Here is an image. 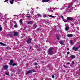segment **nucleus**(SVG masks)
<instances>
[{"mask_svg": "<svg viewBox=\"0 0 80 80\" xmlns=\"http://www.w3.org/2000/svg\"><path fill=\"white\" fill-rule=\"evenodd\" d=\"M80 48V46H78V48Z\"/></svg>", "mask_w": 80, "mask_h": 80, "instance_id": "13d9d810", "label": "nucleus"}, {"mask_svg": "<svg viewBox=\"0 0 80 80\" xmlns=\"http://www.w3.org/2000/svg\"><path fill=\"white\" fill-rule=\"evenodd\" d=\"M69 48H68V49H67V50H69Z\"/></svg>", "mask_w": 80, "mask_h": 80, "instance_id": "5fc2aeb1", "label": "nucleus"}, {"mask_svg": "<svg viewBox=\"0 0 80 80\" xmlns=\"http://www.w3.org/2000/svg\"><path fill=\"white\" fill-rule=\"evenodd\" d=\"M14 23H15V24H17V23H16V21H14Z\"/></svg>", "mask_w": 80, "mask_h": 80, "instance_id": "603ef678", "label": "nucleus"}, {"mask_svg": "<svg viewBox=\"0 0 80 80\" xmlns=\"http://www.w3.org/2000/svg\"><path fill=\"white\" fill-rule=\"evenodd\" d=\"M72 5L73 4H72V3L70 4H69V5L68 6V8H69V7H72Z\"/></svg>", "mask_w": 80, "mask_h": 80, "instance_id": "5701e85b", "label": "nucleus"}, {"mask_svg": "<svg viewBox=\"0 0 80 80\" xmlns=\"http://www.w3.org/2000/svg\"><path fill=\"white\" fill-rule=\"evenodd\" d=\"M69 29V27H66L65 28V30H66V31H67V30H68Z\"/></svg>", "mask_w": 80, "mask_h": 80, "instance_id": "4468645a", "label": "nucleus"}, {"mask_svg": "<svg viewBox=\"0 0 80 80\" xmlns=\"http://www.w3.org/2000/svg\"><path fill=\"white\" fill-rule=\"evenodd\" d=\"M1 26V25L0 24V31H2V28Z\"/></svg>", "mask_w": 80, "mask_h": 80, "instance_id": "b1692460", "label": "nucleus"}, {"mask_svg": "<svg viewBox=\"0 0 80 80\" xmlns=\"http://www.w3.org/2000/svg\"><path fill=\"white\" fill-rule=\"evenodd\" d=\"M17 65V64L16 63H13L12 64V66H15V65Z\"/></svg>", "mask_w": 80, "mask_h": 80, "instance_id": "bb28decb", "label": "nucleus"}, {"mask_svg": "<svg viewBox=\"0 0 80 80\" xmlns=\"http://www.w3.org/2000/svg\"><path fill=\"white\" fill-rule=\"evenodd\" d=\"M63 20L64 22H68V21L66 19H63Z\"/></svg>", "mask_w": 80, "mask_h": 80, "instance_id": "4be33fe9", "label": "nucleus"}, {"mask_svg": "<svg viewBox=\"0 0 80 80\" xmlns=\"http://www.w3.org/2000/svg\"><path fill=\"white\" fill-rule=\"evenodd\" d=\"M25 28H26V27H25L24 28V30H25Z\"/></svg>", "mask_w": 80, "mask_h": 80, "instance_id": "6e6d98bb", "label": "nucleus"}, {"mask_svg": "<svg viewBox=\"0 0 80 80\" xmlns=\"http://www.w3.org/2000/svg\"><path fill=\"white\" fill-rule=\"evenodd\" d=\"M38 61H39V59H38Z\"/></svg>", "mask_w": 80, "mask_h": 80, "instance_id": "bf43d9fd", "label": "nucleus"}, {"mask_svg": "<svg viewBox=\"0 0 80 80\" xmlns=\"http://www.w3.org/2000/svg\"><path fill=\"white\" fill-rule=\"evenodd\" d=\"M38 52H39L40 51H41V50H42V49H38Z\"/></svg>", "mask_w": 80, "mask_h": 80, "instance_id": "c9c22d12", "label": "nucleus"}, {"mask_svg": "<svg viewBox=\"0 0 80 80\" xmlns=\"http://www.w3.org/2000/svg\"><path fill=\"white\" fill-rule=\"evenodd\" d=\"M50 1L49 0H43L42 2H49Z\"/></svg>", "mask_w": 80, "mask_h": 80, "instance_id": "f3484780", "label": "nucleus"}, {"mask_svg": "<svg viewBox=\"0 0 80 80\" xmlns=\"http://www.w3.org/2000/svg\"><path fill=\"white\" fill-rule=\"evenodd\" d=\"M61 18H62L63 20V19H64V18H63V16H61Z\"/></svg>", "mask_w": 80, "mask_h": 80, "instance_id": "ea45409f", "label": "nucleus"}, {"mask_svg": "<svg viewBox=\"0 0 80 80\" xmlns=\"http://www.w3.org/2000/svg\"><path fill=\"white\" fill-rule=\"evenodd\" d=\"M32 72V70H30L29 71H28L27 72H26V74H29V73H30Z\"/></svg>", "mask_w": 80, "mask_h": 80, "instance_id": "6e6552de", "label": "nucleus"}, {"mask_svg": "<svg viewBox=\"0 0 80 80\" xmlns=\"http://www.w3.org/2000/svg\"><path fill=\"white\" fill-rule=\"evenodd\" d=\"M33 29H35V28H37V25L35 24H34L33 25Z\"/></svg>", "mask_w": 80, "mask_h": 80, "instance_id": "f8f14e48", "label": "nucleus"}, {"mask_svg": "<svg viewBox=\"0 0 80 80\" xmlns=\"http://www.w3.org/2000/svg\"><path fill=\"white\" fill-rule=\"evenodd\" d=\"M52 78H55V76H54V75H53V74L52 75Z\"/></svg>", "mask_w": 80, "mask_h": 80, "instance_id": "c756f323", "label": "nucleus"}, {"mask_svg": "<svg viewBox=\"0 0 80 80\" xmlns=\"http://www.w3.org/2000/svg\"><path fill=\"white\" fill-rule=\"evenodd\" d=\"M12 72H15V71L14 69L12 70Z\"/></svg>", "mask_w": 80, "mask_h": 80, "instance_id": "de8ad7c7", "label": "nucleus"}, {"mask_svg": "<svg viewBox=\"0 0 80 80\" xmlns=\"http://www.w3.org/2000/svg\"><path fill=\"white\" fill-rule=\"evenodd\" d=\"M6 49H7L8 50H10L11 49V48H10L9 47H7L6 48Z\"/></svg>", "mask_w": 80, "mask_h": 80, "instance_id": "393cba45", "label": "nucleus"}, {"mask_svg": "<svg viewBox=\"0 0 80 80\" xmlns=\"http://www.w3.org/2000/svg\"><path fill=\"white\" fill-rule=\"evenodd\" d=\"M41 63H44L45 62H44L43 61H42Z\"/></svg>", "mask_w": 80, "mask_h": 80, "instance_id": "37998d69", "label": "nucleus"}, {"mask_svg": "<svg viewBox=\"0 0 80 80\" xmlns=\"http://www.w3.org/2000/svg\"><path fill=\"white\" fill-rule=\"evenodd\" d=\"M46 80H51V79H50V78H46Z\"/></svg>", "mask_w": 80, "mask_h": 80, "instance_id": "58836bf2", "label": "nucleus"}, {"mask_svg": "<svg viewBox=\"0 0 80 80\" xmlns=\"http://www.w3.org/2000/svg\"><path fill=\"white\" fill-rule=\"evenodd\" d=\"M28 65H29L28 64H26V66H27V67H28Z\"/></svg>", "mask_w": 80, "mask_h": 80, "instance_id": "8fccbe9b", "label": "nucleus"}, {"mask_svg": "<svg viewBox=\"0 0 80 80\" xmlns=\"http://www.w3.org/2000/svg\"><path fill=\"white\" fill-rule=\"evenodd\" d=\"M13 63V60L12 59L11 60H10V62L9 63L10 65H12Z\"/></svg>", "mask_w": 80, "mask_h": 80, "instance_id": "423d86ee", "label": "nucleus"}, {"mask_svg": "<svg viewBox=\"0 0 80 80\" xmlns=\"http://www.w3.org/2000/svg\"><path fill=\"white\" fill-rule=\"evenodd\" d=\"M9 0H6L4 1V2H7Z\"/></svg>", "mask_w": 80, "mask_h": 80, "instance_id": "79ce46f5", "label": "nucleus"}, {"mask_svg": "<svg viewBox=\"0 0 80 80\" xmlns=\"http://www.w3.org/2000/svg\"><path fill=\"white\" fill-rule=\"evenodd\" d=\"M32 46H31L30 48V49H32Z\"/></svg>", "mask_w": 80, "mask_h": 80, "instance_id": "3c124183", "label": "nucleus"}, {"mask_svg": "<svg viewBox=\"0 0 80 80\" xmlns=\"http://www.w3.org/2000/svg\"><path fill=\"white\" fill-rule=\"evenodd\" d=\"M10 3H11V4H13V2L12 1H10L9 2Z\"/></svg>", "mask_w": 80, "mask_h": 80, "instance_id": "7c9ffc66", "label": "nucleus"}, {"mask_svg": "<svg viewBox=\"0 0 80 80\" xmlns=\"http://www.w3.org/2000/svg\"><path fill=\"white\" fill-rule=\"evenodd\" d=\"M48 16L49 17H51V18H55L56 17L55 16H54L52 15H48Z\"/></svg>", "mask_w": 80, "mask_h": 80, "instance_id": "9b49d317", "label": "nucleus"}, {"mask_svg": "<svg viewBox=\"0 0 80 80\" xmlns=\"http://www.w3.org/2000/svg\"><path fill=\"white\" fill-rule=\"evenodd\" d=\"M13 16H15V15H13Z\"/></svg>", "mask_w": 80, "mask_h": 80, "instance_id": "052dcab7", "label": "nucleus"}, {"mask_svg": "<svg viewBox=\"0 0 80 80\" xmlns=\"http://www.w3.org/2000/svg\"><path fill=\"white\" fill-rule=\"evenodd\" d=\"M63 66L64 67H65V68H66L67 67V66L65 65H63Z\"/></svg>", "mask_w": 80, "mask_h": 80, "instance_id": "49530a36", "label": "nucleus"}, {"mask_svg": "<svg viewBox=\"0 0 80 80\" xmlns=\"http://www.w3.org/2000/svg\"><path fill=\"white\" fill-rule=\"evenodd\" d=\"M9 36H10V37H12V36H13V34H9Z\"/></svg>", "mask_w": 80, "mask_h": 80, "instance_id": "e433bc0d", "label": "nucleus"}, {"mask_svg": "<svg viewBox=\"0 0 80 80\" xmlns=\"http://www.w3.org/2000/svg\"><path fill=\"white\" fill-rule=\"evenodd\" d=\"M0 44L1 45H3V46H5V44L2 42H0Z\"/></svg>", "mask_w": 80, "mask_h": 80, "instance_id": "412c9836", "label": "nucleus"}, {"mask_svg": "<svg viewBox=\"0 0 80 80\" xmlns=\"http://www.w3.org/2000/svg\"><path fill=\"white\" fill-rule=\"evenodd\" d=\"M38 15L39 17H42V16H41V15L40 14H38Z\"/></svg>", "mask_w": 80, "mask_h": 80, "instance_id": "c85d7f7f", "label": "nucleus"}, {"mask_svg": "<svg viewBox=\"0 0 80 80\" xmlns=\"http://www.w3.org/2000/svg\"><path fill=\"white\" fill-rule=\"evenodd\" d=\"M11 1H12V2H14V1H15V0H11Z\"/></svg>", "mask_w": 80, "mask_h": 80, "instance_id": "864d4df0", "label": "nucleus"}, {"mask_svg": "<svg viewBox=\"0 0 80 80\" xmlns=\"http://www.w3.org/2000/svg\"><path fill=\"white\" fill-rule=\"evenodd\" d=\"M14 27L15 28H18V25H17V24H15L14 26Z\"/></svg>", "mask_w": 80, "mask_h": 80, "instance_id": "6ab92c4d", "label": "nucleus"}, {"mask_svg": "<svg viewBox=\"0 0 80 80\" xmlns=\"http://www.w3.org/2000/svg\"><path fill=\"white\" fill-rule=\"evenodd\" d=\"M70 43L72 45V44H73V41H72V40L70 41Z\"/></svg>", "mask_w": 80, "mask_h": 80, "instance_id": "a878e982", "label": "nucleus"}, {"mask_svg": "<svg viewBox=\"0 0 80 80\" xmlns=\"http://www.w3.org/2000/svg\"><path fill=\"white\" fill-rule=\"evenodd\" d=\"M78 49V48H76L75 47H74L73 48V50H75V51H77Z\"/></svg>", "mask_w": 80, "mask_h": 80, "instance_id": "9d476101", "label": "nucleus"}, {"mask_svg": "<svg viewBox=\"0 0 80 80\" xmlns=\"http://www.w3.org/2000/svg\"><path fill=\"white\" fill-rule=\"evenodd\" d=\"M68 37H73V35H72V34H68Z\"/></svg>", "mask_w": 80, "mask_h": 80, "instance_id": "2eb2a0df", "label": "nucleus"}, {"mask_svg": "<svg viewBox=\"0 0 80 80\" xmlns=\"http://www.w3.org/2000/svg\"><path fill=\"white\" fill-rule=\"evenodd\" d=\"M7 22H4V26H5V27H7Z\"/></svg>", "mask_w": 80, "mask_h": 80, "instance_id": "dca6fc26", "label": "nucleus"}, {"mask_svg": "<svg viewBox=\"0 0 80 80\" xmlns=\"http://www.w3.org/2000/svg\"><path fill=\"white\" fill-rule=\"evenodd\" d=\"M34 64L35 65H38V64L37 62L34 63Z\"/></svg>", "mask_w": 80, "mask_h": 80, "instance_id": "cd10ccee", "label": "nucleus"}, {"mask_svg": "<svg viewBox=\"0 0 80 80\" xmlns=\"http://www.w3.org/2000/svg\"><path fill=\"white\" fill-rule=\"evenodd\" d=\"M3 68L5 70H7L8 69V66L6 65L3 67Z\"/></svg>", "mask_w": 80, "mask_h": 80, "instance_id": "0eeeda50", "label": "nucleus"}, {"mask_svg": "<svg viewBox=\"0 0 80 80\" xmlns=\"http://www.w3.org/2000/svg\"><path fill=\"white\" fill-rule=\"evenodd\" d=\"M32 40V39L30 38H29L28 39L27 41V43H28V44L31 43Z\"/></svg>", "mask_w": 80, "mask_h": 80, "instance_id": "f03ea898", "label": "nucleus"}, {"mask_svg": "<svg viewBox=\"0 0 80 80\" xmlns=\"http://www.w3.org/2000/svg\"><path fill=\"white\" fill-rule=\"evenodd\" d=\"M60 10H63L62 8H61V9H60Z\"/></svg>", "mask_w": 80, "mask_h": 80, "instance_id": "4d7b16f0", "label": "nucleus"}, {"mask_svg": "<svg viewBox=\"0 0 80 80\" xmlns=\"http://www.w3.org/2000/svg\"><path fill=\"white\" fill-rule=\"evenodd\" d=\"M32 71H33V72H35V71L34 70V69L32 70Z\"/></svg>", "mask_w": 80, "mask_h": 80, "instance_id": "09e8293b", "label": "nucleus"}, {"mask_svg": "<svg viewBox=\"0 0 80 80\" xmlns=\"http://www.w3.org/2000/svg\"><path fill=\"white\" fill-rule=\"evenodd\" d=\"M67 19L68 20H70V21H72V20H73V18H72L68 17L67 18Z\"/></svg>", "mask_w": 80, "mask_h": 80, "instance_id": "7ed1b4c3", "label": "nucleus"}, {"mask_svg": "<svg viewBox=\"0 0 80 80\" xmlns=\"http://www.w3.org/2000/svg\"><path fill=\"white\" fill-rule=\"evenodd\" d=\"M56 38L59 40H60V37H59V36L58 35V34L56 35Z\"/></svg>", "mask_w": 80, "mask_h": 80, "instance_id": "ddd939ff", "label": "nucleus"}, {"mask_svg": "<svg viewBox=\"0 0 80 80\" xmlns=\"http://www.w3.org/2000/svg\"><path fill=\"white\" fill-rule=\"evenodd\" d=\"M59 43H60L61 45H63V42L59 41Z\"/></svg>", "mask_w": 80, "mask_h": 80, "instance_id": "aec40b11", "label": "nucleus"}, {"mask_svg": "<svg viewBox=\"0 0 80 80\" xmlns=\"http://www.w3.org/2000/svg\"><path fill=\"white\" fill-rule=\"evenodd\" d=\"M72 64L74 65V64H75V62L74 61H72Z\"/></svg>", "mask_w": 80, "mask_h": 80, "instance_id": "473e14b6", "label": "nucleus"}, {"mask_svg": "<svg viewBox=\"0 0 80 80\" xmlns=\"http://www.w3.org/2000/svg\"><path fill=\"white\" fill-rule=\"evenodd\" d=\"M20 24H21V25H22L23 23H22V19H20Z\"/></svg>", "mask_w": 80, "mask_h": 80, "instance_id": "a211bd4d", "label": "nucleus"}, {"mask_svg": "<svg viewBox=\"0 0 80 80\" xmlns=\"http://www.w3.org/2000/svg\"><path fill=\"white\" fill-rule=\"evenodd\" d=\"M26 17H27V18H30L31 17H30V16H26Z\"/></svg>", "mask_w": 80, "mask_h": 80, "instance_id": "4c0bfd02", "label": "nucleus"}, {"mask_svg": "<svg viewBox=\"0 0 80 80\" xmlns=\"http://www.w3.org/2000/svg\"><path fill=\"white\" fill-rule=\"evenodd\" d=\"M75 1H77V0H73L72 1V2H75Z\"/></svg>", "mask_w": 80, "mask_h": 80, "instance_id": "c03bdc74", "label": "nucleus"}, {"mask_svg": "<svg viewBox=\"0 0 80 80\" xmlns=\"http://www.w3.org/2000/svg\"><path fill=\"white\" fill-rule=\"evenodd\" d=\"M36 48H38V45H35V46Z\"/></svg>", "mask_w": 80, "mask_h": 80, "instance_id": "2f4dec72", "label": "nucleus"}, {"mask_svg": "<svg viewBox=\"0 0 80 80\" xmlns=\"http://www.w3.org/2000/svg\"><path fill=\"white\" fill-rule=\"evenodd\" d=\"M13 33L14 34H13V35H14V36H18V34L17 32H14Z\"/></svg>", "mask_w": 80, "mask_h": 80, "instance_id": "20e7f679", "label": "nucleus"}, {"mask_svg": "<svg viewBox=\"0 0 80 80\" xmlns=\"http://www.w3.org/2000/svg\"><path fill=\"white\" fill-rule=\"evenodd\" d=\"M69 54H70V52L68 51L67 52V54L69 55Z\"/></svg>", "mask_w": 80, "mask_h": 80, "instance_id": "a19ab883", "label": "nucleus"}, {"mask_svg": "<svg viewBox=\"0 0 80 80\" xmlns=\"http://www.w3.org/2000/svg\"><path fill=\"white\" fill-rule=\"evenodd\" d=\"M67 64H68V65H69V64H70V63L68 62L67 63Z\"/></svg>", "mask_w": 80, "mask_h": 80, "instance_id": "a18cd8bd", "label": "nucleus"}, {"mask_svg": "<svg viewBox=\"0 0 80 80\" xmlns=\"http://www.w3.org/2000/svg\"><path fill=\"white\" fill-rule=\"evenodd\" d=\"M5 74L7 75H9V74L7 72L5 73Z\"/></svg>", "mask_w": 80, "mask_h": 80, "instance_id": "72a5a7b5", "label": "nucleus"}, {"mask_svg": "<svg viewBox=\"0 0 80 80\" xmlns=\"http://www.w3.org/2000/svg\"><path fill=\"white\" fill-rule=\"evenodd\" d=\"M43 17L44 18H45V17H46V15H45V14H44L43 16Z\"/></svg>", "mask_w": 80, "mask_h": 80, "instance_id": "f704fd0d", "label": "nucleus"}, {"mask_svg": "<svg viewBox=\"0 0 80 80\" xmlns=\"http://www.w3.org/2000/svg\"><path fill=\"white\" fill-rule=\"evenodd\" d=\"M54 49L53 48V47H51L49 49V50L48 51V55H52L53 53V51Z\"/></svg>", "mask_w": 80, "mask_h": 80, "instance_id": "f257e3e1", "label": "nucleus"}, {"mask_svg": "<svg viewBox=\"0 0 80 80\" xmlns=\"http://www.w3.org/2000/svg\"><path fill=\"white\" fill-rule=\"evenodd\" d=\"M32 23H33V21H32L28 22L27 23L28 25H32Z\"/></svg>", "mask_w": 80, "mask_h": 80, "instance_id": "39448f33", "label": "nucleus"}, {"mask_svg": "<svg viewBox=\"0 0 80 80\" xmlns=\"http://www.w3.org/2000/svg\"><path fill=\"white\" fill-rule=\"evenodd\" d=\"M70 57H71V59H74V58H75V56L74 55H71L70 56Z\"/></svg>", "mask_w": 80, "mask_h": 80, "instance_id": "1a4fd4ad", "label": "nucleus"}]
</instances>
